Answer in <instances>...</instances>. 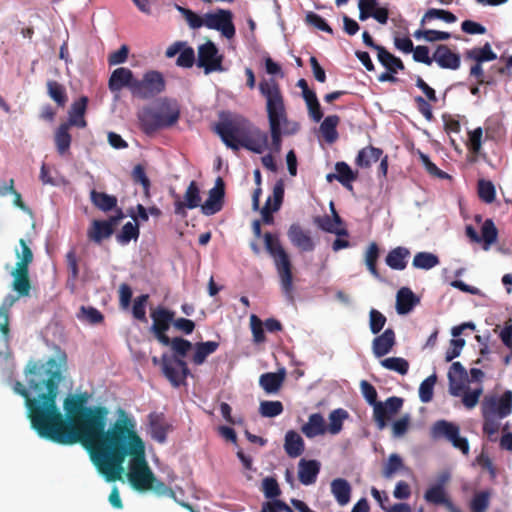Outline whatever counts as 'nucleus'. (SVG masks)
I'll return each mask as SVG.
<instances>
[{
    "label": "nucleus",
    "mask_w": 512,
    "mask_h": 512,
    "mask_svg": "<svg viewBox=\"0 0 512 512\" xmlns=\"http://www.w3.org/2000/svg\"><path fill=\"white\" fill-rule=\"evenodd\" d=\"M59 386H14L25 398L32 428L42 438L62 445L80 443L106 481L122 479L124 461L130 456L128 480L138 491L153 488L155 476L145 457V445L134 430V424L124 417L106 429L108 409L87 406V392L69 395L63 409L56 406Z\"/></svg>",
    "instance_id": "nucleus-1"
},
{
    "label": "nucleus",
    "mask_w": 512,
    "mask_h": 512,
    "mask_svg": "<svg viewBox=\"0 0 512 512\" xmlns=\"http://www.w3.org/2000/svg\"><path fill=\"white\" fill-rule=\"evenodd\" d=\"M215 132L234 151L244 148L261 154L268 148L267 133L241 115L221 117L215 125Z\"/></svg>",
    "instance_id": "nucleus-2"
},
{
    "label": "nucleus",
    "mask_w": 512,
    "mask_h": 512,
    "mask_svg": "<svg viewBox=\"0 0 512 512\" xmlns=\"http://www.w3.org/2000/svg\"><path fill=\"white\" fill-rule=\"evenodd\" d=\"M259 91L266 101L271 148L274 152L278 153L281 150L282 135L296 133L299 126L297 123H294L291 129L287 128L289 121L285 99L280 85L275 79L260 81Z\"/></svg>",
    "instance_id": "nucleus-3"
},
{
    "label": "nucleus",
    "mask_w": 512,
    "mask_h": 512,
    "mask_svg": "<svg viewBox=\"0 0 512 512\" xmlns=\"http://www.w3.org/2000/svg\"><path fill=\"white\" fill-rule=\"evenodd\" d=\"M263 237L265 248L269 255L273 258L279 276L281 290L286 299L289 302H293L294 285L290 256L283 248L278 235L266 232Z\"/></svg>",
    "instance_id": "nucleus-4"
},
{
    "label": "nucleus",
    "mask_w": 512,
    "mask_h": 512,
    "mask_svg": "<svg viewBox=\"0 0 512 512\" xmlns=\"http://www.w3.org/2000/svg\"><path fill=\"white\" fill-rule=\"evenodd\" d=\"M65 371V356L60 359L50 357L46 361L31 359L24 369L28 384H60Z\"/></svg>",
    "instance_id": "nucleus-5"
},
{
    "label": "nucleus",
    "mask_w": 512,
    "mask_h": 512,
    "mask_svg": "<svg viewBox=\"0 0 512 512\" xmlns=\"http://www.w3.org/2000/svg\"><path fill=\"white\" fill-rule=\"evenodd\" d=\"M173 352L177 355L169 357L162 356V370L166 378L172 384H179L180 380L185 379L189 372L186 362L182 359L186 356L187 352L192 348L190 341L181 337L170 339V344Z\"/></svg>",
    "instance_id": "nucleus-6"
},
{
    "label": "nucleus",
    "mask_w": 512,
    "mask_h": 512,
    "mask_svg": "<svg viewBox=\"0 0 512 512\" xmlns=\"http://www.w3.org/2000/svg\"><path fill=\"white\" fill-rule=\"evenodd\" d=\"M180 117V111L176 106L163 104L159 109L143 108L138 113L141 130L145 134H152L162 128L173 126Z\"/></svg>",
    "instance_id": "nucleus-7"
},
{
    "label": "nucleus",
    "mask_w": 512,
    "mask_h": 512,
    "mask_svg": "<svg viewBox=\"0 0 512 512\" xmlns=\"http://www.w3.org/2000/svg\"><path fill=\"white\" fill-rule=\"evenodd\" d=\"M165 89L166 80L164 75L157 70H148L141 79H135L132 97L140 100H150L163 93Z\"/></svg>",
    "instance_id": "nucleus-8"
},
{
    "label": "nucleus",
    "mask_w": 512,
    "mask_h": 512,
    "mask_svg": "<svg viewBox=\"0 0 512 512\" xmlns=\"http://www.w3.org/2000/svg\"><path fill=\"white\" fill-rule=\"evenodd\" d=\"M223 55L212 41H207L198 48L197 65L204 69L205 74L223 72Z\"/></svg>",
    "instance_id": "nucleus-9"
},
{
    "label": "nucleus",
    "mask_w": 512,
    "mask_h": 512,
    "mask_svg": "<svg viewBox=\"0 0 512 512\" xmlns=\"http://www.w3.org/2000/svg\"><path fill=\"white\" fill-rule=\"evenodd\" d=\"M512 412V392L505 391L501 396L488 395L482 402V414L503 419Z\"/></svg>",
    "instance_id": "nucleus-10"
},
{
    "label": "nucleus",
    "mask_w": 512,
    "mask_h": 512,
    "mask_svg": "<svg viewBox=\"0 0 512 512\" xmlns=\"http://www.w3.org/2000/svg\"><path fill=\"white\" fill-rule=\"evenodd\" d=\"M205 26L220 31L227 39L233 38L236 33L233 13L226 9H217L214 13L205 14Z\"/></svg>",
    "instance_id": "nucleus-11"
},
{
    "label": "nucleus",
    "mask_w": 512,
    "mask_h": 512,
    "mask_svg": "<svg viewBox=\"0 0 512 512\" xmlns=\"http://www.w3.org/2000/svg\"><path fill=\"white\" fill-rule=\"evenodd\" d=\"M175 313L163 307H158L151 313L153 324L151 331L153 332L156 339L164 346L170 344V338L167 336V331L170 328V324L173 323Z\"/></svg>",
    "instance_id": "nucleus-12"
},
{
    "label": "nucleus",
    "mask_w": 512,
    "mask_h": 512,
    "mask_svg": "<svg viewBox=\"0 0 512 512\" xmlns=\"http://www.w3.org/2000/svg\"><path fill=\"white\" fill-rule=\"evenodd\" d=\"M403 400L398 397H390L384 403L375 404L373 417L377 427L382 430L387 426L391 418L401 409Z\"/></svg>",
    "instance_id": "nucleus-13"
},
{
    "label": "nucleus",
    "mask_w": 512,
    "mask_h": 512,
    "mask_svg": "<svg viewBox=\"0 0 512 512\" xmlns=\"http://www.w3.org/2000/svg\"><path fill=\"white\" fill-rule=\"evenodd\" d=\"M287 236L291 244L300 252H312L316 247L311 232L304 229L299 223H293L289 226Z\"/></svg>",
    "instance_id": "nucleus-14"
},
{
    "label": "nucleus",
    "mask_w": 512,
    "mask_h": 512,
    "mask_svg": "<svg viewBox=\"0 0 512 512\" xmlns=\"http://www.w3.org/2000/svg\"><path fill=\"white\" fill-rule=\"evenodd\" d=\"M225 185L221 177H218L215 186L210 189L208 198L201 205V211L204 215L210 216L218 213L224 203Z\"/></svg>",
    "instance_id": "nucleus-15"
},
{
    "label": "nucleus",
    "mask_w": 512,
    "mask_h": 512,
    "mask_svg": "<svg viewBox=\"0 0 512 512\" xmlns=\"http://www.w3.org/2000/svg\"><path fill=\"white\" fill-rule=\"evenodd\" d=\"M135 79L136 77L132 70L126 67H120L111 73L108 87L111 92H119L123 88H127L132 94Z\"/></svg>",
    "instance_id": "nucleus-16"
},
{
    "label": "nucleus",
    "mask_w": 512,
    "mask_h": 512,
    "mask_svg": "<svg viewBox=\"0 0 512 512\" xmlns=\"http://www.w3.org/2000/svg\"><path fill=\"white\" fill-rule=\"evenodd\" d=\"M449 394L461 399V403L467 408H474L483 394L482 386H449Z\"/></svg>",
    "instance_id": "nucleus-17"
},
{
    "label": "nucleus",
    "mask_w": 512,
    "mask_h": 512,
    "mask_svg": "<svg viewBox=\"0 0 512 512\" xmlns=\"http://www.w3.org/2000/svg\"><path fill=\"white\" fill-rule=\"evenodd\" d=\"M443 69L456 70L460 67V55L454 53L447 45L440 44L434 51V60Z\"/></svg>",
    "instance_id": "nucleus-18"
},
{
    "label": "nucleus",
    "mask_w": 512,
    "mask_h": 512,
    "mask_svg": "<svg viewBox=\"0 0 512 512\" xmlns=\"http://www.w3.org/2000/svg\"><path fill=\"white\" fill-rule=\"evenodd\" d=\"M88 98L81 96L78 100L72 103L70 110L68 111V120L65 122L68 126L85 128L87 121L85 119V113L87 110Z\"/></svg>",
    "instance_id": "nucleus-19"
},
{
    "label": "nucleus",
    "mask_w": 512,
    "mask_h": 512,
    "mask_svg": "<svg viewBox=\"0 0 512 512\" xmlns=\"http://www.w3.org/2000/svg\"><path fill=\"white\" fill-rule=\"evenodd\" d=\"M396 343L395 332L392 328H387L381 335L374 338L372 350L376 357L380 358L387 355Z\"/></svg>",
    "instance_id": "nucleus-20"
},
{
    "label": "nucleus",
    "mask_w": 512,
    "mask_h": 512,
    "mask_svg": "<svg viewBox=\"0 0 512 512\" xmlns=\"http://www.w3.org/2000/svg\"><path fill=\"white\" fill-rule=\"evenodd\" d=\"M320 472V463L317 460L301 459L298 464V479L306 486L316 482Z\"/></svg>",
    "instance_id": "nucleus-21"
},
{
    "label": "nucleus",
    "mask_w": 512,
    "mask_h": 512,
    "mask_svg": "<svg viewBox=\"0 0 512 512\" xmlns=\"http://www.w3.org/2000/svg\"><path fill=\"white\" fill-rule=\"evenodd\" d=\"M149 424L151 436L159 443H164L167 438V433L171 426L165 420L162 413H152L149 415Z\"/></svg>",
    "instance_id": "nucleus-22"
},
{
    "label": "nucleus",
    "mask_w": 512,
    "mask_h": 512,
    "mask_svg": "<svg viewBox=\"0 0 512 512\" xmlns=\"http://www.w3.org/2000/svg\"><path fill=\"white\" fill-rule=\"evenodd\" d=\"M330 488L332 495L340 506H345L350 502L352 487L346 479L336 478L332 480Z\"/></svg>",
    "instance_id": "nucleus-23"
},
{
    "label": "nucleus",
    "mask_w": 512,
    "mask_h": 512,
    "mask_svg": "<svg viewBox=\"0 0 512 512\" xmlns=\"http://www.w3.org/2000/svg\"><path fill=\"white\" fill-rule=\"evenodd\" d=\"M419 302L412 290L408 287H402L397 292L396 296V310L398 314L409 313L414 306Z\"/></svg>",
    "instance_id": "nucleus-24"
},
{
    "label": "nucleus",
    "mask_w": 512,
    "mask_h": 512,
    "mask_svg": "<svg viewBox=\"0 0 512 512\" xmlns=\"http://www.w3.org/2000/svg\"><path fill=\"white\" fill-rule=\"evenodd\" d=\"M410 251L406 247L398 246L390 250L385 258L387 266L393 270H404L407 266V258Z\"/></svg>",
    "instance_id": "nucleus-25"
},
{
    "label": "nucleus",
    "mask_w": 512,
    "mask_h": 512,
    "mask_svg": "<svg viewBox=\"0 0 512 512\" xmlns=\"http://www.w3.org/2000/svg\"><path fill=\"white\" fill-rule=\"evenodd\" d=\"M301 431L307 438H314L325 434L326 424L324 417L320 413L311 414L307 423L302 426Z\"/></svg>",
    "instance_id": "nucleus-26"
},
{
    "label": "nucleus",
    "mask_w": 512,
    "mask_h": 512,
    "mask_svg": "<svg viewBox=\"0 0 512 512\" xmlns=\"http://www.w3.org/2000/svg\"><path fill=\"white\" fill-rule=\"evenodd\" d=\"M284 449L289 457H299L305 449L304 440L296 431L289 430L285 435Z\"/></svg>",
    "instance_id": "nucleus-27"
},
{
    "label": "nucleus",
    "mask_w": 512,
    "mask_h": 512,
    "mask_svg": "<svg viewBox=\"0 0 512 512\" xmlns=\"http://www.w3.org/2000/svg\"><path fill=\"white\" fill-rule=\"evenodd\" d=\"M12 276L14 277L13 289L20 296H28L31 289L29 268L16 266L15 270L12 272Z\"/></svg>",
    "instance_id": "nucleus-28"
},
{
    "label": "nucleus",
    "mask_w": 512,
    "mask_h": 512,
    "mask_svg": "<svg viewBox=\"0 0 512 512\" xmlns=\"http://www.w3.org/2000/svg\"><path fill=\"white\" fill-rule=\"evenodd\" d=\"M113 235L110 226L102 220H93L87 230V237L90 241L100 244L103 240Z\"/></svg>",
    "instance_id": "nucleus-29"
},
{
    "label": "nucleus",
    "mask_w": 512,
    "mask_h": 512,
    "mask_svg": "<svg viewBox=\"0 0 512 512\" xmlns=\"http://www.w3.org/2000/svg\"><path fill=\"white\" fill-rule=\"evenodd\" d=\"M431 432L434 438H444L450 442L460 432V428L455 423L438 420L433 424Z\"/></svg>",
    "instance_id": "nucleus-30"
},
{
    "label": "nucleus",
    "mask_w": 512,
    "mask_h": 512,
    "mask_svg": "<svg viewBox=\"0 0 512 512\" xmlns=\"http://www.w3.org/2000/svg\"><path fill=\"white\" fill-rule=\"evenodd\" d=\"M383 154V150L374 146H367L361 149L355 159L358 167L369 168L373 163L377 162Z\"/></svg>",
    "instance_id": "nucleus-31"
},
{
    "label": "nucleus",
    "mask_w": 512,
    "mask_h": 512,
    "mask_svg": "<svg viewBox=\"0 0 512 512\" xmlns=\"http://www.w3.org/2000/svg\"><path fill=\"white\" fill-rule=\"evenodd\" d=\"M92 204L103 212H108L117 207V198L105 192H98L95 189L90 192Z\"/></svg>",
    "instance_id": "nucleus-32"
},
{
    "label": "nucleus",
    "mask_w": 512,
    "mask_h": 512,
    "mask_svg": "<svg viewBox=\"0 0 512 512\" xmlns=\"http://www.w3.org/2000/svg\"><path fill=\"white\" fill-rule=\"evenodd\" d=\"M219 342L216 341H207V342H199L194 346V354L192 356V362L195 365L203 364L207 357L216 352L219 348Z\"/></svg>",
    "instance_id": "nucleus-33"
},
{
    "label": "nucleus",
    "mask_w": 512,
    "mask_h": 512,
    "mask_svg": "<svg viewBox=\"0 0 512 512\" xmlns=\"http://www.w3.org/2000/svg\"><path fill=\"white\" fill-rule=\"evenodd\" d=\"M339 122L340 117L338 115H329L321 123L320 132L327 143L332 144L337 141L339 137L337 132Z\"/></svg>",
    "instance_id": "nucleus-34"
},
{
    "label": "nucleus",
    "mask_w": 512,
    "mask_h": 512,
    "mask_svg": "<svg viewBox=\"0 0 512 512\" xmlns=\"http://www.w3.org/2000/svg\"><path fill=\"white\" fill-rule=\"evenodd\" d=\"M69 129L70 126H68L65 123H62L55 131L54 141L56 150L58 154L62 156L65 155L70 149L72 137L69 133Z\"/></svg>",
    "instance_id": "nucleus-35"
},
{
    "label": "nucleus",
    "mask_w": 512,
    "mask_h": 512,
    "mask_svg": "<svg viewBox=\"0 0 512 512\" xmlns=\"http://www.w3.org/2000/svg\"><path fill=\"white\" fill-rule=\"evenodd\" d=\"M335 171V179L344 187L352 190L353 187L351 183L357 179V172L352 171L351 167L346 162H337L335 164Z\"/></svg>",
    "instance_id": "nucleus-36"
},
{
    "label": "nucleus",
    "mask_w": 512,
    "mask_h": 512,
    "mask_svg": "<svg viewBox=\"0 0 512 512\" xmlns=\"http://www.w3.org/2000/svg\"><path fill=\"white\" fill-rule=\"evenodd\" d=\"M348 417L349 413L343 408L331 411L328 417L329 424L326 425V432L332 435L339 434L343 428L344 420L348 419Z\"/></svg>",
    "instance_id": "nucleus-37"
},
{
    "label": "nucleus",
    "mask_w": 512,
    "mask_h": 512,
    "mask_svg": "<svg viewBox=\"0 0 512 512\" xmlns=\"http://www.w3.org/2000/svg\"><path fill=\"white\" fill-rule=\"evenodd\" d=\"M467 59L474 60L475 62L483 63L487 61H493L497 58V55L491 49V45L487 42L483 47H475L467 50L465 53Z\"/></svg>",
    "instance_id": "nucleus-38"
},
{
    "label": "nucleus",
    "mask_w": 512,
    "mask_h": 512,
    "mask_svg": "<svg viewBox=\"0 0 512 512\" xmlns=\"http://www.w3.org/2000/svg\"><path fill=\"white\" fill-rule=\"evenodd\" d=\"M377 57L379 62L391 73H397L398 70H404L405 68L402 60L386 50L385 47L379 49Z\"/></svg>",
    "instance_id": "nucleus-39"
},
{
    "label": "nucleus",
    "mask_w": 512,
    "mask_h": 512,
    "mask_svg": "<svg viewBox=\"0 0 512 512\" xmlns=\"http://www.w3.org/2000/svg\"><path fill=\"white\" fill-rule=\"evenodd\" d=\"M439 257L431 252H418L414 255L412 266L416 269L430 270L439 265Z\"/></svg>",
    "instance_id": "nucleus-40"
},
{
    "label": "nucleus",
    "mask_w": 512,
    "mask_h": 512,
    "mask_svg": "<svg viewBox=\"0 0 512 512\" xmlns=\"http://www.w3.org/2000/svg\"><path fill=\"white\" fill-rule=\"evenodd\" d=\"M424 499L426 502L434 505H445L449 500L442 483L429 487L424 494Z\"/></svg>",
    "instance_id": "nucleus-41"
},
{
    "label": "nucleus",
    "mask_w": 512,
    "mask_h": 512,
    "mask_svg": "<svg viewBox=\"0 0 512 512\" xmlns=\"http://www.w3.org/2000/svg\"><path fill=\"white\" fill-rule=\"evenodd\" d=\"M379 246L376 242H371L365 252V264L369 272L375 277L380 278L379 271L377 269V261L379 259Z\"/></svg>",
    "instance_id": "nucleus-42"
},
{
    "label": "nucleus",
    "mask_w": 512,
    "mask_h": 512,
    "mask_svg": "<svg viewBox=\"0 0 512 512\" xmlns=\"http://www.w3.org/2000/svg\"><path fill=\"white\" fill-rule=\"evenodd\" d=\"M404 468L402 458L398 454H391L383 467L382 476L385 479H392L397 472Z\"/></svg>",
    "instance_id": "nucleus-43"
},
{
    "label": "nucleus",
    "mask_w": 512,
    "mask_h": 512,
    "mask_svg": "<svg viewBox=\"0 0 512 512\" xmlns=\"http://www.w3.org/2000/svg\"><path fill=\"white\" fill-rule=\"evenodd\" d=\"M140 231L137 223L127 222L123 225L121 231L116 235V240L122 245L128 244L131 240H137Z\"/></svg>",
    "instance_id": "nucleus-44"
},
{
    "label": "nucleus",
    "mask_w": 512,
    "mask_h": 512,
    "mask_svg": "<svg viewBox=\"0 0 512 512\" xmlns=\"http://www.w3.org/2000/svg\"><path fill=\"white\" fill-rule=\"evenodd\" d=\"M449 384H469V376L460 362H454L448 371Z\"/></svg>",
    "instance_id": "nucleus-45"
},
{
    "label": "nucleus",
    "mask_w": 512,
    "mask_h": 512,
    "mask_svg": "<svg viewBox=\"0 0 512 512\" xmlns=\"http://www.w3.org/2000/svg\"><path fill=\"white\" fill-rule=\"evenodd\" d=\"M47 90L49 96L57 103L58 106H65L67 102V94L62 84L55 80H49L47 82Z\"/></svg>",
    "instance_id": "nucleus-46"
},
{
    "label": "nucleus",
    "mask_w": 512,
    "mask_h": 512,
    "mask_svg": "<svg viewBox=\"0 0 512 512\" xmlns=\"http://www.w3.org/2000/svg\"><path fill=\"white\" fill-rule=\"evenodd\" d=\"M432 19H440L447 23H454L457 20V17L450 11L443 9L431 8L426 11L424 16L421 19V25H424L425 22L431 21Z\"/></svg>",
    "instance_id": "nucleus-47"
},
{
    "label": "nucleus",
    "mask_w": 512,
    "mask_h": 512,
    "mask_svg": "<svg viewBox=\"0 0 512 512\" xmlns=\"http://www.w3.org/2000/svg\"><path fill=\"white\" fill-rule=\"evenodd\" d=\"M188 209H195L200 206V190L196 181H191L185 191L184 201Z\"/></svg>",
    "instance_id": "nucleus-48"
},
{
    "label": "nucleus",
    "mask_w": 512,
    "mask_h": 512,
    "mask_svg": "<svg viewBox=\"0 0 512 512\" xmlns=\"http://www.w3.org/2000/svg\"><path fill=\"white\" fill-rule=\"evenodd\" d=\"M498 237V230L491 219H486L481 228V240L485 244V249L495 243Z\"/></svg>",
    "instance_id": "nucleus-49"
},
{
    "label": "nucleus",
    "mask_w": 512,
    "mask_h": 512,
    "mask_svg": "<svg viewBox=\"0 0 512 512\" xmlns=\"http://www.w3.org/2000/svg\"><path fill=\"white\" fill-rule=\"evenodd\" d=\"M495 187L489 180L481 179L478 181V196L485 203H492L495 200Z\"/></svg>",
    "instance_id": "nucleus-50"
},
{
    "label": "nucleus",
    "mask_w": 512,
    "mask_h": 512,
    "mask_svg": "<svg viewBox=\"0 0 512 512\" xmlns=\"http://www.w3.org/2000/svg\"><path fill=\"white\" fill-rule=\"evenodd\" d=\"M490 505V494L481 491L474 495L470 503L471 512H486Z\"/></svg>",
    "instance_id": "nucleus-51"
},
{
    "label": "nucleus",
    "mask_w": 512,
    "mask_h": 512,
    "mask_svg": "<svg viewBox=\"0 0 512 512\" xmlns=\"http://www.w3.org/2000/svg\"><path fill=\"white\" fill-rule=\"evenodd\" d=\"M381 364L392 371H396L401 375H404L408 372L409 363L404 358L400 357H390L381 361Z\"/></svg>",
    "instance_id": "nucleus-52"
},
{
    "label": "nucleus",
    "mask_w": 512,
    "mask_h": 512,
    "mask_svg": "<svg viewBox=\"0 0 512 512\" xmlns=\"http://www.w3.org/2000/svg\"><path fill=\"white\" fill-rule=\"evenodd\" d=\"M468 150L474 155H478L482 147L483 129L478 127L468 132Z\"/></svg>",
    "instance_id": "nucleus-53"
},
{
    "label": "nucleus",
    "mask_w": 512,
    "mask_h": 512,
    "mask_svg": "<svg viewBox=\"0 0 512 512\" xmlns=\"http://www.w3.org/2000/svg\"><path fill=\"white\" fill-rule=\"evenodd\" d=\"M176 9L183 15L190 28L198 29L205 25V18L203 19L192 10L179 5H176Z\"/></svg>",
    "instance_id": "nucleus-54"
},
{
    "label": "nucleus",
    "mask_w": 512,
    "mask_h": 512,
    "mask_svg": "<svg viewBox=\"0 0 512 512\" xmlns=\"http://www.w3.org/2000/svg\"><path fill=\"white\" fill-rule=\"evenodd\" d=\"M259 411L264 417H276L283 412V405L280 401H262Z\"/></svg>",
    "instance_id": "nucleus-55"
},
{
    "label": "nucleus",
    "mask_w": 512,
    "mask_h": 512,
    "mask_svg": "<svg viewBox=\"0 0 512 512\" xmlns=\"http://www.w3.org/2000/svg\"><path fill=\"white\" fill-rule=\"evenodd\" d=\"M19 244L21 246V253L18 251L16 252V256L18 258L16 266L29 268V265L33 261V253L24 239H20Z\"/></svg>",
    "instance_id": "nucleus-56"
},
{
    "label": "nucleus",
    "mask_w": 512,
    "mask_h": 512,
    "mask_svg": "<svg viewBox=\"0 0 512 512\" xmlns=\"http://www.w3.org/2000/svg\"><path fill=\"white\" fill-rule=\"evenodd\" d=\"M149 295L148 294H142L138 296L133 303L132 307V313L134 318H136L139 321L146 322V303L148 301Z\"/></svg>",
    "instance_id": "nucleus-57"
},
{
    "label": "nucleus",
    "mask_w": 512,
    "mask_h": 512,
    "mask_svg": "<svg viewBox=\"0 0 512 512\" xmlns=\"http://www.w3.org/2000/svg\"><path fill=\"white\" fill-rule=\"evenodd\" d=\"M262 491L266 498L275 499L280 496L281 490L277 480L273 477H266L262 481Z\"/></svg>",
    "instance_id": "nucleus-58"
},
{
    "label": "nucleus",
    "mask_w": 512,
    "mask_h": 512,
    "mask_svg": "<svg viewBox=\"0 0 512 512\" xmlns=\"http://www.w3.org/2000/svg\"><path fill=\"white\" fill-rule=\"evenodd\" d=\"M250 326L253 341L257 344L265 342L266 337L263 329L264 323L255 314H252L250 317Z\"/></svg>",
    "instance_id": "nucleus-59"
},
{
    "label": "nucleus",
    "mask_w": 512,
    "mask_h": 512,
    "mask_svg": "<svg viewBox=\"0 0 512 512\" xmlns=\"http://www.w3.org/2000/svg\"><path fill=\"white\" fill-rule=\"evenodd\" d=\"M482 416L483 432L488 436L490 440H494L492 437L498 433L500 428V424L498 422L499 418L487 414H482Z\"/></svg>",
    "instance_id": "nucleus-60"
},
{
    "label": "nucleus",
    "mask_w": 512,
    "mask_h": 512,
    "mask_svg": "<svg viewBox=\"0 0 512 512\" xmlns=\"http://www.w3.org/2000/svg\"><path fill=\"white\" fill-rule=\"evenodd\" d=\"M306 22L309 25L316 27L317 29L324 31L329 34H333V29L331 26L322 18L319 14L314 12H308L306 14Z\"/></svg>",
    "instance_id": "nucleus-61"
},
{
    "label": "nucleus",
    "mask_w": 512,
    "mask_h": 512,
    "mask_svg": "<svg viewBox=\"0 0 512 512\" xmlns=\"http://www.w3.org/2000/svg\"><path fill=\"white\" fill-rule=\"evenodd\" d=\"M67 268L69 271V280L75 282L79 277L78 258L74 249L67 252L66 256Z\"/></svg>",
    "instance_id": "nucleus-62"
},
{
    "label": "nucleus",
    "mask_w": 512,
    "mask_h": 512,
    "mask_svg": "<svg viewBox=\"0 0 512 512\" xmlns=\"http://www.w3.org/2000/svg\"><path fill=\"white\" fill-rule=\"evenodd\" d=\"M369 326L373 334H378L384 327L387 319L386 317L376 309H371Z\"/></svg>",
    "instance_id": "nucleus-63"
},
{
    "label": "nucleus",
    "mask_w": 512,
    "mask_h": 512,
    "mask_svg": "<svg viewBox=\"0 0 512 512\" xmlns=\"http://www.w3.org/2000/svg\"><path fill=\"white\" fill-rule=\"evenodd\" d=\"M420 160L423 164V166L425 167V169L427 170V172L434 176V177H437L439 179H447L449 178L450 176L444 172L443 170L439 169L431 160L430 158L428 157V155L424 154V153H420Z\"/></svg>",
    "instance_id": "nucleus-64"
}]
</instances>
